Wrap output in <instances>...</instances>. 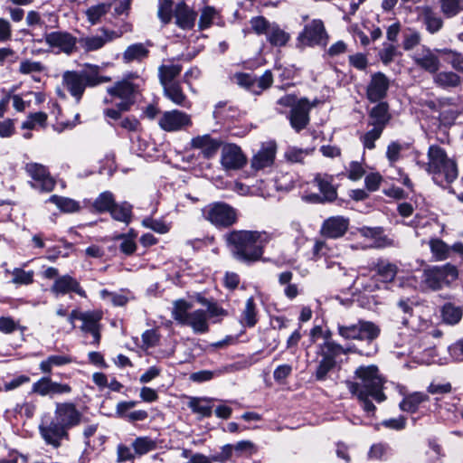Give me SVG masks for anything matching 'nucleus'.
I'll list each match as a JSON object with an SVG mask.
<instances>
[{
    "label": "nucleus",
    "instance_id": "f257e3e1",
    "mask_svg": "<svg viewBox=\"0 0 463 463\" xmlns=\"http://www.w3.org/2000/svg\"><path fill=\"white\" fill-rule=\"evenodd\" d=\"M354 378L359 382L345 380V384L353 397H355L364 412L374 414L377 403L387 400L384 393L386 378L380 373L379 367L375 364L360 365L354 371Z\"/></svg>",
    "mask_w": 463,
    "mask_h": 463
},
{
    "label": "nucleus",
    "instance_id": "f03ea898",
    "mask_svg": "<svg viewBox=\"0 0 463 463\" xmlns=\"http://www.w3.org/2000/svg\"><path fill=\"white\" fill-rule=\"evenodd\" d=\"M270 240L265 231L232 229L222 235V241L231 257L237 262L252 266L263 260Z\"/></svg>",
    "mask_w": 463,
    "mask_h": 463
},
{
    "label": "nucleus",
    "instance_id": "7ed1b4c3",
    "mask_svg": "<svg viewBox=\"0 0 463 463\" xmlns=\"http://www.w3.org/2000/svg\"><path fill=\"white\" fill-rule=\"evenodd\" d=\"M83 420L84 416L75 403L57 402L53 417L42 420L38 428L39 433L45 444L59 449L62 440L71 439L69 431L79 426Z\"/></svg>",
    "mask_w": 463,
    "mask_h": 463
},
{
    "label": "nucleus",
    "instance_id": "20e7f679",
    "mask_svg": "<svg viewBox=\"0 0 463 463\" xmlns=\"http://www.w3.org/2000/svg\"><path fill=\"white\" fill-rule=\"evenodd\" d=\"M138 89L139 86L129 79H122L107 88L109 97L104 99V103L110 107L103 109V116L108 124H115L122 114L131 110L137 102Z\"/></svg>",
    "mask_w": 463,
    "mask_h": 463
},
{
    "label": "nucleus",
    "instance_id": "39448f33",
    "mask_svg": "<svg viewBox=\"0 0 463 463\" xmlns=\"http://www.w3.org/2000/svg\"><path fill=\"white\" fill-rule=\"evenodd\" d=\"M100 71V66L97 64L85 63L81 71H64L62 84L76 102L80 103L87 88H94L112 80L111 77L101 75Z\"/></svg>",
    "mask_w": 463,
    "mask_h": 463
},
{
    "label": "nucleus",
    "instance_id": "423d86ee",
    "mask_svg": "<svg viewBox=\"0 0 463 463\" xmlns=\"http://www.w3.org/2000/svg\"><path fill=\"white\" fill-rule=\"evenodd\" d=\"M428 163L426 165L428 173L432 175L435 184L444 187L450 184L458 177V171L455 160L449 158L444 148L438 145H431L428 149Z\"/></svg>",
    "mask_w": 463,
    "mask_h": 463
},
{
    "label": "nucleus",
    "instance_id": "0eeeda50",
    "mask_svg": "<svg viewBox=\"0 0 463 463\" xmlns=\"http://www.w3.org/2000/svg\"><path fill=\"white\" fill-rule=\"evenodd\" d=\"M458 278V269L453 264L427 265L422 269L420 287L423 290L439 291L449 287Z\"/></svg>",
    "mask_w": 463,
    "mask_h": 463
},
{
    "label": "nucleus",
    "instance_id": "6e6552de",
    "mask_svg": "<svg viewBox=\"0 0 463 463\" xmlns=\"http://www.w3.org/2000/svg\"><path fill=\"white\" fill-rule=\"evenodd\" d=\"M202 216L219 231L230 229L239 221L238 210L222 201L205 205Z\"/></svg>",
    "mask_w": 463,
    "mask_h": 463
},
{
    "label": "nucleus",
    "instance_id": "1a4fd4ad",
    "mask_svg": "<svg viewBox=\"0 0 463 463\" xmlns=\"http://www.w3.org/2000/svg\"><path fill=\"white\" fill-rule=\"evenodd\" d=\"M337 333L345 340H359L371 343L380 335L381 329L373 322L360 319L356 324H338Z\"/></svg>",
    "mask_w": 463,
    "mask_h": 463
},
{
    "label": "nucleus",
    "instance_id": "9d476101",
    "mask_svg": "<svg viewBox=\"0 0 463 463\" xmlns=\"http://www.w3.org/2000/svg\"><path fill=\"white\" fill-rule=\"evenodd\" d=\"M329 36L326 33L324 23L320 19H313L306 24L297 37L296 47L304 49L306 47L326 46Z\"/></svg>",
    "mask_w": 463,
    "mask_h": 463
},
{
    "label": "nucleus",
    "instance_id": "9b49d317",
    "mask_svg": "<svg viewBox=\"0 0 463 463\" xmlns=\"http://www.w3.org/2000/svg\"><path fill=\"white\" fill-rule=\"evenodd\" d=\"M399 409L410 414L420 413L426 415L432 411L430 398L424 392H413L405 394L399 403Z\"/></svg>",
    "mask_w": 463,
    "mask_h": 463
},
{
    "label": "nucleus",
    "instance_id": "f8f14e48",
    "mask_svg": "<svg viewBox=\"0 0 463 463\" xmlns=\"http://www.w3.org/2000/svg\"><path fill=\"white\" fill-rule=\"evenodd\" d=\"M389 88V78L382 71L374 72L371 75V80L366 86V99L371 103L383 101L387 97Z\"/></svg>",
    "mask_w": 463,
    "mask_h": 463
},
{
    "label": "nucleus",
    "instance_id": "ddd939ff",
    "mask_svg": "<svg viewBox=\"0 0 463 463\" xmlns=\"http://www.w3.org/2000/svg\"><path fill=\"white\" fill-rule=\"evenodd\" d=\"M50 290L55 297L65 296L71 293H75L84 298L88 297L86 290L82 288L80 281L69 274L58 277L53 281Z\"/></svg>",
    "mask_w": 463,
    "mask_h": 463
},
{
    "label": "nucleus",
    "instance_id": "4468645a",
    "mask_svg": "<svg viewBox=\"0 0 463 463\" xmlns=\"http://www.w3.org/2000/svg\"><path fill=\"white\" fill-rule=\"evenodd\" d=\"M158 125L166 132H175L191 126L192 120L190 116L185 112L174 109L164 112L159 119Z\"/></svg>",
    "mask_w": 463,
    "mask_h": 463
},
{
    "label": "nucleus",
    "instance_id": "2eb2a0df",
    "mask_svg": "<svg viewBox=\"0 0 463 463\" xmlns=\"http://www.w3.org/2000/svg\"><path fill=\"white\" fill-rule=\"evenodd\" d=\"M221 164L227 170L241 169L247 164V158L238 145L227 144L222 150Z\"/></svg>",
    "mask_w": 463,
    "mask_h": 463
},
{
    "label": "nucleus",
    "instance_id": "dca6fc26",
    "mask_svg": "<svg viewBox=\"0 0 463 463\" xmlns=\"http://www.w3.org/2000/svg\"><path fill=\"white\" fill-rule=\"evenodd\" d=\"M46 43L52 48H59L66 54H71L76 50L77 38L68 32L55 31L45 33Z\"/></svg>",
    "mask_w": 463,
    "mask_h": 463
},
{
    "label": "nucleus",
    "instance_id": "f3484780",
    "mask_svg": "<svg viewBox=\"0 0 463 463\" xmlns=\"http://www.w3.org/2000/svg\"><path fill=\"white\" fill-rule=\"evenodd\" d=\"M223 142L221 139L213 138L210 134L197 136L191 139V147L200 149L203 158L210 160L213 158Z\"/></svg>",
    "mask_w": 463,
    "mask_h": 463
},
{
    "label": "nucleus",
    "instance_id": "a211bd4d",
    "mask_svg": "<svg viewBox=\"0 0 463 463\" xmlns=\"http://www.w3.org/2000/svg\"><path fill=\"white\" fill-rule=\"evenodd\" d=\"M348 228V218L341 215L331 216L323 222L320 232L326 239H338L346 233Z\"/></svg>",
    "mask_w": 463,
    "mask_h": 463
},
{
    "label": "nucleus",
    "instance_id": "6ab92c4d",
    "mask_svg": "<svg viewBox=\"0 0 463 463\" xmlns=\"http://www.w3.org/2000/svg\"><path fill=\"white\" fill-rule=\"evenodd\" d=\"M138 401H121L117 403L115 417L124 420L129 423L144 421L148 418V412L146 410H137L129 411L138 404Z\"/></svg>",
    "mask_w": 463,
    "mask_h": 463
},
{
    "label": "nucleus",
    "instance_id": "aec40b11",
    "mask_svg": "<svg viewBox=\"0 0 463 463\" xmlns=\"http://www.w3.org/2000/svg\"><path fill=\"white\" fill-rule=\"evenodd\" d=\"M25 170L39 184L41 191L49 193L54 189L55 181L44 165L38 163H31L26 165Z\"/></svg>",
    "mask_w": 463,
    "mask_h": 463
},
{
    "label": "nucleus",
    "instance_id": "412c9836",
    "mask_svg": "<svg viewBox=\"0 0 463 463\" xmlns=\"http://www.w3.org/2000/svg\"><path fill=\"white\" fill-rule=\"evenodd\" d=\"M428 243L432 254V259L436 261L447 260L450 255L451 250L463 255V242H456L450 247L439 238H431Z\"/></svg>",
    "mask_w": 463,
    "mask_h": 463
},
{
    "label": "nucleus",
    "instance_id": "4be33fe9",
    "mask_svg": "<svg viewBox=\"0 0 463 463\" xmlns=\"http://www.w3.org/2000/svg\"><path fill=\"white\" fill-rule=\"evenodd\" d=\"M306 101L299 100L298 105L290 109L287 118L290 127L297 132L300 133L307 128L310 123V113L307 108H305Z\"/></svg>",
    "mask_w": 463,
    "mask_h": 463
},
{
    "label": "nucleus",
    "instance_id": "5701e85b",
    "mask_svg": "<svg viewBox=\"0 0 463 463\" xmlns=\"http://www.w3.org/2000/svg\"><path fill=\"white\" fill-rule=\"evenodd\" d=\"M277 152V145L274 141L262 146L260 151L251 159V167L258 171L271 166L274 164Z\"/></svg>",
    "mask_w": 463,
    "mask_h": 463
},
{
    "label": "nucleus",
    "instance_id": "b1692460",
    "mask_svg": "<svg viewBox=\"0 0 463 463\" xmlns=\"http://www.w3.org/2000/svg\"><path fill=\"white\" fill-rule=\"evenodd\" d=\"M174 15L175 24L182 30H192L194 27L197 13L182 1L175 5Z\"/></svg>",
    "mask_w": 463,
    "mask_h": 463
},
{
    "label": "nucleus",
    "instance_id": "393cba45",
    "mask_svg": "<svg viewBox=\"0 0 463 463\" xmlns=\"http://www.w3.org/2000/svg\"><path fill=\"white\" fill-rule=\"evenodd\" d=\"M376 103L368 113L369 125L384 130L392 118L390 106L387 101H378Z\"/></svg>",
    "mask_w": 463,
    "mask_h": 463
},
{
    "label": "nucleus",
    "instance_id": "a878e982",
    "mask_svg": "<svg viewBox=\"0 0 463 463\" xmlns=\"http://www.w3.org/2000/svg\"><path fill=\"white\" fill-rule=\"evenodd\" d=\"M334 180L333 175L317 174L313 181L328 203H334L337 199V186L333 184Z\"/></svg>",
    "mask_w": 463,
    "mask_h": 463
},
{
    "label": "nucleus",
    "instance_id": "bb28decb",
    "mask_svg": "<svg viewBox=\"0 0 463 463\" xmlns=\"http://www.w3.org/2000/svg\"><path fill=\"white\" fill-rule=\"evenodd\" d=\"M371 270L374 272V276L383 283L392 282L397 274V266L383 259H378L372 263Z\"/></svg>",
    "mask_w": 463,
    "mask_h": 463
},
{
    "label": "nucleus",
    "instance_id": "cd10ccee",
    "mask_svg": "<svg viewBox=\"0 0 463 463\" xmlns=\"http://www.w3.org/2000/svg\"><path fill=\"white\" fill-rule=\"evenodd\" d=\"M115 195L111 191H104L90 204L89 210L91 213L102 214L110 213L115 206Z\"/></svg>",
    "mask_w": 463,
    "mask_h": 463
},
{
    "label": "nucleus",
    "instance_id": "c85d7f7f",
    "mask_svg": "<svg viewBox=\"0 0 463 463\" xmlns=\"http://www.w3.org/2000/svg\"><path fill=\"white\" fill-rule=\"evenodd\" d=\"M239 322L246 328H252L258 324L259 311L253 297L247 298L245 307L240 315Z\"/></svg>",
    "mask_w": 463,
    "mask_h": 463
},
{
    "label": "nucleus",
    "instance_id": "c756f323",
    "mask_svg": "<svg viewBox=\"0 0 463 463\" xmlns=\"http://www.w3.org/2000/svg\"><path fill=\"white\" fill-rule=\"evenodd\" d=\"M213 398L210 397H190L187 403L192 412L199 414L201 418H210L213 415Z\"/></svg>",
    "mask_w": 463,
    "mask_h": 463
},
{
    "label": "nucleus",
    "instance_id": "7c9ffc66",
    "mask_svg": "<svg viewBox=\"0 0 463 463\" xmlns=\"http://www.w3.org/2000/svg\"><path fill=\"white\" fill-rule=\"evenodd\" d=\"M414 62L417 66L430 73L436 74L439 69V58L434 54L429 48L424 49L422 55L414 57Z\"/></svg>",
    "mask_w": 463,
    "mask_h": 463
},
{
    "label": "nucleus",
    "instance_id": "2f4dec72",
    "mask_svg": "<svg viewBox=\"0 0 463 463\" xmlns=\"http://www.w3.org/2000/svg\"><path fill=\"white\" fill-rule=\"evenodd\" d=\"M239 115V110L236 107L232 105L228 106L227 101H219L213 112V118L217 123L226 125L232 118Z\"/></svg>",
    "mask_w": 463,
    "mask_h": 463
},
{
    "label": "nucleus",
    "instance_id": "473e14b6",
    "mask_svg": "<svg viewBox=\"0 0 463 463\" xmlns=\"http://www.w3.org/2000/svg\"><path fill=\"white\" fill-rule=\"evenodd\" d=\"M133 205L128 201L121 203L115 201V206L111 208L109 214L114 221L128 225L133 221Z\"/></svg>",
    "mask_w": 463,
    "mask_h": 463
},
{
    "label": "nucleus",
    "instance_id": "72a5a7b5",
    "mask_svg": "<svg viewBox=\"0 0 463 463\" xmlns=\"http://www.w3.org/2000/svg\"><path fill=\"white\" fill-rule=\"evenodd\" d=\"M363 236L373 239L377 248H384L392 245V240L384 234L383 227H363L360 229Z\"/></svg>",
    "mask_w": 463,
    "mask_h": 463
},
{
    "label": "nucleus",
    "instance_id": "f704fd0d",
    "mask_svg": "<svg viewBox=\"0 0 463 463\" xmlns=\"http://www.w3.org/2000/svg\"><path fill=\"white\" fill-rule=\"evenodd\" d=\"M349 352H351L350 348H345L335 342H324L320 345V352L318 354L326 360L337 362L338 356L346 354Z\"/></svg>",
    "mask_w": 463,
    "mask_h": 463
},
{
    "label": "nucleus",
    "instance_id": "c9c22d12",
    "mask_svg": "<svg viewBox=\"0 0 463 463\" xmlns=\"http://www.w3.org/2000/svg\"><path fill=\"white\" fill-rule=\"evenodd\" d=\"M190 326L194 333L205 334L209 331L206 312L203 309H196L191 313L189 319L184 324Z\"/></svg>",
    "mask_w": 463,
    "mask_h": 463
},
{
    "label": "nucleus",
    "instance_id": "e433bc0d",
    "mask_svg": "<svg viewBox=\"0 0 463 463\" xmlns=\"http://www.w3.org/2000/svg\"><path fill=\"white\" fill-rule=\"evenodd\" d=\"M290 34L273 23L267 33V41L272 47H284L290 41Z\"/></svg>",
    "mask_w": 463,
    "mask_h": 463
},
{
    "label": "nucleus",
    "instance_id": "4c0bfd02",
    "mask_svg": "<svg viewBox=\"0 0 463 463\" xmlns=\"http://www.w3.org/2000/svg\"><path fill=\"white\" fill-rule=\"evenodd\" d=\"M434 52L438 54L439 61L451 64L452 68L456 71H463V57L461 53L454 52L450 49H435Z\"/></svg>",
    "mask_w": 463,
    "mask_h": 463
},
{
    "label": "nucleus",
    "instance_id": "58836bf2",
    "mask_svg": "<svg viewBox=\"0 0 463 463\" xmlns=\"http://www.w3.org/2000/svg\"><path fill=\"white\" fill-rule=\"evenodd\" d=\"M49 202L54 203L62 213H72L80 210V203L69 197L52 194Z\"/></svg>",
    "mask_w": 463,
    "mask_h": 463
},
{
    "label": "nucleus",
    "instance_id": "ea45409f",
    "mask_svg": "<svg viewBox=\"0 0 463 463\" xmlns=\"http://www.w3.org/2000/svg\"><path fill=\"white\" fill-rule=\"evenodd\" d=\"M72 359L69 355H50L40 363L39 368L44 374H52L53 366L69 364Z\"/></svg>",
    "mask_w": 463,
    "mask_h": 463
},
{
    "label": "nucleus",
    "instance_id": "a19ab883",
    "mask_svg": "<svg viewBox=\"0 0 463 463\" xmlns=\"http://www.w3.org/2000/svg\"><path fill=\"white\" fill-rule=\"evenodd\" d=\"M182 69L180 64L161 65L158 70L161 85L165 87L173 83V80L181 73Z\"/></svg>",
    "mask_w": 463,
    "mask_h": 463
},
{
    "label": "nucleus",
    "instance_id": "79ce46f5",
    "mask_svg": "<svg viewBox=\"0 0 463 463\" xmlns=\"http://www.w3.org/2000/svg\"><path fill=\"white\" fill-rule=\"evenodd\" d=\"M164 95L173 103L179 106L184 107L186 101V95L184 93L179 82H173L164 87Z\"/></svg>",
    "mask_w": 463,
    "mask_h": 463
},
{
    "label": "nucleus",
    "instance_id": "37998d69",
    "mask_svg": "<svg viewBox=\"0 0 463 463\" xmlns=\"http://www.w3.org/2000/svg\"><path fill=\"white\" fill-rule=\"evenodd\" d=\"M422 16L426 29L430 33L433 34L442 28V19L438 16L430 7L427 6L424 8Z\"/></svg>",
    "mask_w": 463,
    "mask_h": 463
},
{
    "label": "nucleus",
    "instance_id": "c03bdc74",
    "mask_svg": "<svg viewBox=\"0 0 463 463\" xmlns=\"http://www.w3.org/2000/svg\"><path fill=\"white\" fill-rule=\"evenodd\" d=\"M149 51L142 43H134L129 45L123 53L125 62L133 61H142L148 57Z\"/></svg>",
    "mask_w": 463,
    "mask_h": 463
},
{
    "label": "nucleus",
    "instance_id": "a18cd8bd",
    "mask_svg": "<svg viewBox=\"0 0 463 463\" xmlns=\"http://www.w3.org/2000/svg\"><path fill=\"white\" fill-rule=\"evenodd\" d=\"M132 448L135 454L143 456L156 449V443L148 436L137 437L132 442Z\"/></svg>",
    "mask_w": 463,
    "mask_h": 463
},
{
    "label": "nucleus",
    "instance_id": "49530a36",
    "mask_svg": "<svg viewBox=\"0 0 463 463\" xmlns=\"http://www.w3.org/2000/svg\"><path fill=\"white\" fill-rule=\"evenodd\" d=\"M192 307V304L187 302L184 299H178L175 301L174 310H173V317L179 324L184 325L186 321L189 319V316L191 313H188V310Z\"/></svg>",
    "mask_w": 463,
    "mask_h": 463
},
{
    "label": "nucleus",
    "instance_id": "de8ad7c7",
    "mask_svg": "<svg viewBox=\"0 0 463 463\" xmlns=\"http://www.w3.org/2000/svg\"><path fill=\"white\" fill-rule=\"evenodd\" d=\"M275 69L279 71V80L283 83L279 87L280 90H286L288 87L294 86L293 83L284 82L293 80L298 75V69L295 65H279L276 66Z\"/></svg>",
    "mask_w": 463,
    "mask_h": 463
},
{
    "label": "nucleus",
    "instance_id": "09e8293b",
    "mask_svg": "<svg viewBox=\"0 0 463 463\" xmlns=\"http://www.w3.org/2000/svg\"><path fill=\"white\" fill-rule=\"evenodd\" d=\"M441 317L445 323L455 325L460 321L462 317V310L460 307H456L451 303H446L442 307Z\"/></svg>",
    "mask_w": 463,
    "mask_h": 463
},
{
    "label": "nucleus",
    "instance_id": "8fccbe9b",
    "mask_svg": "<svg viewBox=\"0 0 463 463\" xmlns=\"http://www.w3.org/2000/svg\"><path fill=\"white\" fill-rule=\"evenodd\" d=\"M434 80L443 88L456 87L460 83V77L453 71H440L436 73Z\"/></svg>",
    "mask_w": 463,
    "mask_h": 463
},
{
    "label": "nucleus",
    "instance_id": "3c124183",
    "mask_svg": "<svg viewBox=\"0 0 463 463\" xmlns=\"http://www.w3.org/2000/svg\"><path fill=\"white\" fill-rule=\"evenodd\" d=\"M12 280L11 282L18 285V286H28L33 283L34 279V271L33 270H24L22 268H14L12 271Z\"/></svg>",
    "mask_w": 463,
    "mask_h": 463
},
{
    "label": "nucleus",
    "instance_id": "603ef678",
    "mask_svg": "<svg viewBox=\"0 0 463 463\" xmlns=\"http://www.w3.org/2000/svg\"><path fill=\"white\" fill-rule=\"evenodd\" d=\"M337 366V362H331L321 358L313 373L315 380L317 382H324L327 379L328 373Z\"/></svg>",
    "mask_w": 463,
    "mask_h": 463
},
{
    "label": "nucleus",
    "instance_id": "864d4df0",
    "mask_svg": "<svg viewBox=\"0 0 463 463\" xmlns=\"http://www.w3.org/2000/svg\"><path fill=\"white\" fill-rule=\"evenodd\" d=\"M79 43L85 52H90L101 49L107 43V40L97 35L80 38Z\"/></svg>",
    "mask_w": 463,
    "mask_h": 463
},
{
    "label": "nucleus",
    "instance_id": "5fc2aeb1",
    "mask_svg": "<svg viewBox=\"0 0 463 463\" xmlns=\"http://www.w3.org/2000/svg\"><path fill=\"white\" fill-rule=\"evenodd\" d=\"M173 0H162L159 3L157 16L163 25H167L171 23L173 13Z\"/></svg>",
    "mask_w": 463,
    "mask_h": 463
},
{
    "label": "nucleus",
    "instance_id": "6e6d98bb",
    "mask_svg": "<svg viewBox=\"0 0 463 463\" xmlns=\"http://www.w3.org/2000/svg\"><path fill=\"white\" fill-rule=\"evenodd\" d=\"M234 79L236 80V83L245 89L246 90L251 92L252 94L255 95V91H256V86H255V81H256V76L250 74V73H247V72H236L234 74Z\"/></svg>",
    "mask_w": 463,
    "mask_h": 463
},
{
    "label": "nucleus",
    "instance_id": "4d7b16f0",
    "mask_svg": "<svg viewBox=\"0 0 463 463\" xmlns=\"http://www.w3.org/2000/svg\"><path fill=\"white\" fill-rule=\"evenodd\" d=\"M109 5L101 3L89 7L86 11L88 21L92 24L99 22L100 18L109 12Z\"/></svg>",
    "mask_w": 463,
    "mask_h": 463
},
{
    "label": "nucleus",
    "instance_id": "13d9d810",
    "mask_svg": "<svg viewBox=\"0 0 463 463\" xmlns=\"http://www.w3.org/2000/svg\"><path fill=\"white\" fill-rule=\"evenodd\" d=\"M250 24L251 25L252 31L258 35H267V33L270 30V27L272 26L269 21L265 16L262 15L251 17V19L250 20Z\"/></svg>",
    "mask_w": 463,
    "mask_h": 463
},
{
    "label": "nucleus",
    "instance_id": "bf43d9fd",
    "mask_svg": "<svg viewBox=\"0 0 463 463\" xmlns=\"http://www.w3.org/2000/svg\"><path fill=\"white\" fill-rule=\"evenodd\" d=\"M444 407L448 412L452 413V420H457L463 419V404L459 397H450L449 401L444 402Z\"/></svg>",
    "mask_w": 463,
    "mask_h": 463
},
{
    "label": "nucleus",
    "instance_id": "052dcab7",
    "mask_svg": "<svg viewBox=\"0 0 463 463\" xmlns=\"http://www.w3.org/2000/svg\"><path fill=\"white\" fill-rule=\"evenodd\" d=\"M383 129L373 127L371 130L365 132L360 138L364 148L372 150L375 148V141L379 139Z\"/></svg>",
    "mask_w": 463,
    "mask_h": 463
},
{
    "label": "nucleus",
    "instance_id": "680f3d73",
    "mask_svg": "<svg viewBox=\"0 0 463 463\" xmlns=\"http://www.w3.org/2000/svg\"><path fill=\"white\" fill-rule=\"evenodd\" d=\"M233 450L237 458L251 457L257 452L256 445L250 440H241L233 445Z\"/></svg>",
    "mask_w": 463,
    "mask_h": 463
},
{
    "label": "nucleus",
    "instance_id": "e2e57ef3",
    "mask_svg": "<svg viewBox=\"0 0 463 463\" xmlns=\"http://www.w3.org/2000/svg\"><path fill=\"white\" fill-rule=\"evenodd\" d=\"M142 225L159 234H165L170 231V226L166 224L165 221L161 219H153L152 217L143 219Z\"/></svg>",
    "mask_w": 463,
    "mask_h": 463
},
{
    "label": "nucleus",
    "instance_id": "0e129e2a",
    "mask_svg": "<svg viewBox=\"0 0 463 463\" xmlns=\"http://www.w3.org/2000/svg\"><path fill=\"white\" fill-rule=\"evenodd\" d=\"M109 125L114 128H120L128 130L129 132H135L137 130L138 127L140 126V122L133 115L128 116V117H123V114H122L120 119L117 120L115 122V124H109Z\"/></svg>",
    "mask_w": 463,
    "mask_h": 463
},
{
    "label": "nucleus",
    "instance_id": "69168bd1",
    "mask_svg": "<svg viewBox=\"0 0 463 463\" xmlns=\"http://www.w3.org/2000/svg\"><path fill=\"white\" fill-rule=\"evenodd\" d=\"M215 14L216 9L213 6L207 5L203 7L198 23L199 30L203 31L210 28Z\"/></svg>",
    "mask_w": 463,
    "mask_h": 463
},
{
    "label": "nucleus",
    "instance_id": "338daca9",
    "mask_svg": "<svg viewBox=\"0 0 463 463\" xmlns=\"http://www.w3.org/2000/svg\"><path fill=\"white\" fill-rule=\"evenodd\" d=\"M407 419L403 415H400L398 418H391L383 420L381 423L374 426V430H379L380 426H383L388 429L394 430H402L406 428Z\"/></svg>",
    "mask_w": 463,
    "mask_h": 463
},
{
    "label": "nucleus",
    "instance_id": "774afa93",
    "mask_svg": "<svg viewBox=\"0 0 463 463\" xmlns=\"http://www.w3.org/2000/svg\"><path fill=\"white\" fill-rule=\"evenodd\" d=\"M273 84V74L270 70H266L264 73L260 77H256L255 95H260L264 90L269 89Z\"/></svg>",
    "mask_w": 463,
    "mask_h": 463
}]
</instances>
